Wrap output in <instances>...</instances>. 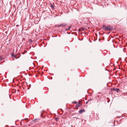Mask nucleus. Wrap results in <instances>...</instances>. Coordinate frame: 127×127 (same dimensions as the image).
<instances>
[{
	"label": "nucleus",
	"instance_id": "4468645a",
	"mask_svg": "<svg viewBox=\"0 0 127 127\" xmlns=\"http://www.w3.org/2000/svg\"><path fill=\"white\" fill-rule=\"evenodd\" d=\"M72 103H76V101H74V102H73Z\"/></svg>",
	"mask_w": 127,
	"mask_h": 127
},
{
	"label": "nucleus",
	"instance_id": "423d86ee",
	"mask_svg": "<svg viewBox=\"0 0 127 127\" xmlns=\"http://www.w3.org/2000/svg\"><path fill=\"white\" fill-rule=\"evenodd\" d=\"M50 6H51V8L52 9H54V6H55L53 5L51 3H50Z\"/></svg>",
	"mask_w": 127,
	"mask_h": 127
},
{
	"label": "nucleus",
	"instance_id": "39448f33",
	"mask_svg": "<svg viewBox=\"0 0 127 127\" xmlns=\"http://www.w3.org/2000/svg\"><path fill=\"white\" fill-rule=\"evenodd\" d=\"M85 112V110L84 109L81 110L79 111V113L80 114H81L82 112Z\"/></svg>",
	"mask_w": 127,
	"mask_h": 127
},
{
	"label": "nucleus",
	"instance_id": "f3484780",
	"mask_svg": "<svg viewBox=\"0 0 127 127\" xmlns=\"http://www.w3.org/2000/svg\"><path fill=\"white\" fill-rule=\"evenodd\" d=\"M43 67H44V66H43L42 67V68H43Z\"/></svg>",
	"mask_w": 127,
	"mask_h": 127
},
{
	"label": "nucleus",
	"instance_id": "9d476101",
	"mask_svg": "<svg viewBox=\"0 0 127 127\" xmlns=\"http://www.w3.org/2000/svg\"><path fill=\"white\" fill-rule=\"evenodd\" d=\"M92 100V99H90V100H88V101H87V102H86V104H87V103H88V102L89 101H90V100Z\"/></svg>",
	"mask_w": 127,
	"mask_h": 127
},
{
	"label": "nucleus",
	"instance_id": "1a4fd4ad",
	"mask_svg": "<svg viewBox=\"0 0 127 127\" xmlns=\"http://www.w3.org/2000/svg\"><path fill=\"white\" fill-rule=\"evenodd\" d=\"M3 58L0 55V60H3Z\"/></svg>",
	"mask_w": 127,
	"mask_h": 127
},
{
	"label": "nucleus",
	"instance_id": "f8f14e48",
	"mask_svg": "<svg viewBox=\"0 0 127 127\" xmlns=\"http://www.w3.org/2000/svg\"><path fill=\"white\" fill-rule=\"evenodd\" d=\"M29 41L30 42H32V40L31 39H30L29 40Z\"/></svg>",
	"mask_w": 127,
	"mask_h": 127
},
{
	"label": "nucleus",
	"instance_id": "a211bd4d",
	"mask_svg": "<svg viewBox=\"0 0 127 127\" xmlns=\"http://www.w3.org/2000/svg\"><path fill=\"white\" fill-rule=\"evenodd\" d=\"M37 76V75H36V77Z\"/></svg>",
	"mask_w": 127,
	"mask_h": 127
},
{
	"label": "nucleus",
	"instance_id": "aec40b11",
	"mask_svg": "<svg viewBox=\"0 0 127 127\" xmlns=\"http://www.w3.org/2000/svg\"><path fill=\"white\" fill-rule=\"evenodd\" d=\"M27 122H28V121H27Z\"/></svg>",
	"mask_w": 127,
	"mask_h": 127
},
{
	"label": "nucleus",
	"instance_id": "0eeeda50",
	"mask_svg": "<svg viewBox=\"0 0 127 127\" xmlns=\"http://www.w3.org/2000/svg\"><path fill=\"white\" fill-rule=\"evenodd\" d=\"M71 27L69 26L67 28H65V29L66 31H68L70 29Z\"/></svg>",
	"mask_w": 127,
	"mask_h": 127
},
{
	"label": "nucleus",
	"instance_id": "6ab92c4d",
	"mask_svg": "<svg viewBox=\"0 0 127 127\" xmlns=\"http://www.w3.org/2000/svg\"><path fill=\"white\" fill-rule=\"evenodd\" d=\"M29 88H28V90H29Z\"/></svg>",
	"mask_w": 127,
	"mask_h": 127
},
{
	"label": "nucleus",
	"instance_id": "dca6fc26",
	"mask_svg": "<svg viewBox=\"0 0 127 127\" xmlns=\"http://www.w3.org/2000/svg\"><path fill=\"white\" fill-rule=\"evenodd\" d=\"M17 91H18V92H19V90H17Z\"/></svg>",
	"mask_w": 127,
	"mask_h": 127
},
{
	"label": "nucleus",
	"instance_id": "f257e3e1",
	"mask_svg": "<svg viewBox=\"0 0 127 127\" xmlns=\"http://www.w3.org/2000/svg\"><path fill=\"white\" fill-rule=\"evenodd\" d=\"M102 28L104 30L112 31L113 30V27L111 26H108L105 27V25H103Z\"/></svg>",
	"mask_w": 127,
	"mask_h": 127
},
{
	"label": "nucleus",
	"instance_id": "6e6552de",
	"mask_svg": "<svg viewBox=\"0 0 127 127\" xmlns=\"http://www.w3.org/2000/svg\"><path fill=\"white\" fill-rule=\"evenodd\" d=\"M62 24H60V25H58L56 26V27H62Z\"/></svg>",
	"mask_w": 127,
	"mask_h": 127
},
{
	"label": "nucleus",
	"instance_id": "2eb2a0df",
	"mask_svg": "<svg viewBox=\"0 0 127 127\" xmlns=\"http://www.w3.org/2000/svg\"><path fill=\"white\" fill-rule=\"evenodd\" d=\"M43 114L42 113H41V116H42V115Z\"/></svg>",
	"mask_w": 127,
	"mask_h": 127
},
{
	"label": "nucleus",
	"instance_id": "20e7f679",
	"mask_svg": "<svg viewBox=\"0 0 127 127\" xmlns=\"http://www.w3.org/2000/svg\"><path fill=\"white\" fill-rule=\"evenodd\" d=\"M81 105V104H80V102L79 101L78 103L76 105V108H78Z\"/></svg>",
	"mask_w": 127,
	"mask_h": 127
},
{
	"label": "nucleus",
	"instance_id": "9b49d317",
	"mask_svg": "<svg viewBox=\"0 0 127 127\" xmlns=\"http://www.w3.org/2000/svg\"><path fill=\"white\" fill-rule=\"evenodd\" d=\"M66 25V24H62V26L65 27V26Z\"/></svg>",
	"mask_w": 127,
	"mask_h": 127
},
{
	"label": "nucleus",
	"instance_id": "f03ea898",
	"mask_svg": "<svg viewBox=\"0 0 127 127\" xmlns=\"http://www.w3.org/2000/svg\"><path fill=\"white\" fill-rule=\"evenodd\" d=\"M112 90L113 91H116L118 93H119L120 92V90L119 88H113Z\"/></svg>",
	"mask_w": 127,
	"mask_h": 127
},
{
	"label": "nucleus",
	"instance_id": "7ed1b4c3",
	"mask_svg": "<svg viewBox=\"0 0 127 127\" xmlns=\"http://www.w3.org/2000/svg\"><path fill=\"white\" fill-rule=\"evenodd\" d=\"M11 56L13 58H15L16 59L18 58L19 57L17 58L16 57V56L15 55H14L13 53H12L11 54Z\"/></svg>",
	"mask_w": 127,
	"mask_h": 127
},
{
	"label": "nucleus",
	"instance_id": "ddd939ff",
	"mask_svg": "<svg viewBox=\"0 0 127 127\" xmlns=\"http://www.w3.org/2000/svg\"><path fill=\"white\" fill-rule=\"evenodd\" d=\"M37 120V119H35V120H33V121L34 122H35V120Z\"/></svg>",
	"mask_w": 127,
	"mask_h": 127
}]
</instances>
